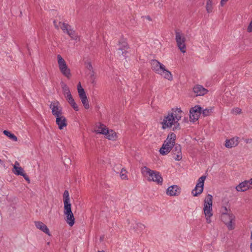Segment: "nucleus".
<instances>
[{
  "label": "nucleus",
  "mask_w": 252,
  "mask_h": 252,
  "mask_svg": "<svg viewBox=\"0 0 252 252\" xmlns=\"http://www.w3.org/2000/svg\"><path fill=\"white\" fill-rule=\"evenodd\" d=\"M235 189L238 192H244L252 189V178L242 182L236 187Z\"/></svg>",
  "instance_id": "f8f14e48"
},
{
  "label": "nucleus",
  "mask_w": 252,
  "mask_h": 252,
  "mask_svg": "<svg viewBox=\"0 0 252 252\" xmlns=\"http://www.w3.org/2000/svg\"><path fill=\"white\" fill-rule=\"evenodd\" d=\"M192 91L196 96L203 95L207 93V90L199 85L194 86Z\"/></svg>",
  "instance_id": "f3484780"
},
{
  "label": "nucleus",
  "mask_w": 252,
  "mask_h": 252,
  "mask_svg": "<svg viewBox=\"0 0 252 252\" xmlns=\"http://www.w3.org/2000/svg\"><path fill=\"white\" fill-rule=\"evenodd\" d=\"M212 108L211 107L207 108L206 109H205L204 110H201V113H202L203 115L204 116H209L211 113L212 112Z\"/></svg>",
  "instance_id": "473e14b6"
},
{
  "label": "nucleus",
  "mask_w": 252,
  "mask_h": 252,
  "mask_svg": "<svg viewBox=\"0 0 252 252\" xmlns=\"http://www.w3.org/2000/svg\"><path fill=\"white\" fill-rule=\"evenodd\" d=\"M212 203L213 196L211 194H208L204 200L203 210L206 222L208 224L212 222L211 218L213 215Z\"/></svg>",
  "instance_id": "39448f33"
},
{
  "label": "nucleus",
  "mask_w": 252,
  "mask_h": 252,
  "mask_svg": "<svg viewBox=\"0 0 252 252\" xmlns=\"http://www.w3.org/2000/svg\"><path fill=\"white\" fill-rule=\"evenodd\" d=\"M64 214L66 215L67 214H69L72 213L71 208V204L70 203H64Z\"/></svg>",
  "instance_id": "c85d7f7f"
},
{
  "label": "nucleus",
  "mask_w": 252,
  "mask_h": 252,
  "mask_svg": "<svg viewBox=\"0 0 252 252\" xmlns=\"http://www.w3.org/2000/svg\"><path fill=\"white\" fill-rule=\"evenodd\" d=\"M98 252H104V251H99Z\"/></svg>",
  "instance_id": "09e8293b"
},
{
  "label": "nucleus",
  "mask_w": 252,
  "mask_h": 252,
  "mask_svg": "<svg viewBox=\"0 0 252 252\" xmlns=\"http://www.w3.org/2000/svg\"><path fill=\"white\" fill-rule=\"evenodd\" d=\"M228 0H220V4L221 6H223Z\"/></svg>",
  "instance_id": "58836bf2"
},
{
  "label": "nucleus",
  "mask_w": 252,
  "mask_h": 252,
  "mask_svg": "<svg viewBox=\"0 0 252 252\" xmlns=\"http://www.w3.org/2000/svg\"><path fill=\"white\" fill-rule=\"evenodd\" d=\"M105 239V236L104 235H101V236H100L99 238V240L100 242H102L104 241Z\"/></svg>",
  "instance_id": "37998d69"
},
{
  "label": "nucleus",
  "mask_w": 252,
  "mask_h": 252,
  "mask_svg": "<svg viewBox=\"0 0 252 252\" xmlns=\"http://www.w3.org/2000/svg\"><path fill=\"white\" fill-rule=\"evenodd\" d=\"M62 73L67 78H70L71 75L70 73V69L66 66L64 68L62 67V69H60Z\"/></svg>",
  "instance_id": "a878e982"
},
{
  "label": "nucleus",
  "mask_w": 252,
  "mask_h": 252,
  "mask_svg": "<svg viewBox=\"0 0 252 252\" xmlns=\"http://www.w3.org/2000/svg\"><path fill=\"white\" fill-rule=\"evenodd\" d=\"M65 97H66L67 100H69V99H71V98H73L72 95H71V93L69 94L68 95H66L65 96Z\"/></svg>",
  "instance_id": "a18cd8bd"
},
{
  "label": "nucleus",
  "mask_w": 252,
  "mask_h": 252,
  "mask_svg": "<svg viewBox=\"0 0 252 252\" xmlns=\"http://www.w3.org/2000/svg\"><path fill=\"white\" fill-rule=\"evenodd\" d=\"M64 215L66 217L65 221L70 226H73V225L74 224L75 219L72 212Z\"/></svg>",
  "instance_id": "412c9836"
},
{
  "label": "nucleus",
  "mask_w": 252,
  "mask_h": 252,
  "mask_svg": "<svg viewBox=\"0 0 252 252\" xmlns=\"http://www.w3.org/2000/svg\"><path fill=\"white\" fill-rule=\"evenodd\" d=\"M58 59V63L59 64V69H62V67L63 68L67 66L66 63L64 61V60L62 57L60 55H58L57 56Z\"/></svg>",
  "instance_id": "5701e85b"
},
{
  "label": "nucleus",
  "mask_w": 252,
  "mask_h": 252,
  "mask_svg": "<svg viewBox=\"0 0 252 252\" xmlns=\"http://www.w3.org/2000/svg\"><path fill=\"white\" fill-rule=\"evenodd\" d=\"M246 31L248 33H252V18L247 27Z\"/></svg>",
  "instance_id": "72a5a7b5"
},
{
  "label": "nucleus",
  "mask_w": 252,
  "mask_h": 252,
  "mask_svg": "<svg viewBox=\"0 0 252 252\" xmlns=\"http://www.w3.org/2000/svg\"><path fill=\"white\" fill-rule=\"evenodd\" d=\"M86 67L89 70H91L93 69V66L90 62L86 63Z\"/></svg>",
  "instance_id": "f704fd0d"
},
{
  "label": "nucleus",
  "mask_w": 252,
  "mask_h": 252,
  "mask_svg": "<svg viewBox=\"0 0 252 252\" xmlns=\"http://www.w3.org/2000/svg\"><path fill=\"white\" fill-rule=\"evenodd\" d=\"M184 114V112L181 107H173L167 115L163 117L160 122L162 128L163 129L171 128L174 131L180 130L181 127L179 121Z\"/></svg>",
  "instance_id": "f257e3e1"
},
{
  "label": "nucleus",
  "mask_w": 252,
  "mask_h": 252,
  "mask_svg": "<svg viewBox=\"0 0 252 252\" xmlns=\"http://www.w3.org/2000/svg\"><path fill=\"white\" fill-rule=\"evenodd\" d=\"M151 68L156 74L160 75L164 79L170 82L173 80L174 77L172 72L166 68L164 64L158 60H153L151 61Z\"/></svg>",
  "instance_id": "f03ea898"
},
{
  "label": "nucleus",
  "mask_w": 252,
  "mask_h": 252,
  "mask_svg": "<svg viewBox=\"0 0 252 252\" xmlns=\"http://www.w3.org/2000/svg\"><path fill=\"white\" fill-rule=\"evenodd\" d=\"M205 9L208 13H210L213 10V0H206Z\"/></svg>",
  "instance_id": "4be33fe9"
},
{
  "label": "nucleus",
  "mask_w": 252,
  "mask_h": 252,
  "mask_svg": "<svg viewBox=\"0 0 252 252\" xmlns=\"http://www.w3.org/2000/svg\"><path fill=\"white\" fill-rule=\"evenodd\" d=\"M56 122L60 129H63L64 127L67 126V120L63 115L57 117Z\"/></svg>",
  "instance_id": "a211bd4d"
},
{
  "label": "nucleus",
  "mask_w": 252,
  "mask_h": 252,
  "mask_svg": "<svg viewBox=\"0 0 252 252\" xmlns=\"http://www.w3.org/2000/svg\"><path fill=\"white\" fill-rule=\"evenodd\" d=\"M202 108L199 105H195L189 110V119L190 122H196L201 114Z\"/></svg>",
  "instance_id": "1a4fd4ad"
},
{
  "label": "nucleus",
  "mask_w": 252,
  "mask_h": 252,
  "mask_svg": "<svg viewBox=\"0 0 252 252\" xmlns=\"http://www.w3.org/2000/svg\"><path fill=\"white\" fill-rule=\"evenodd\" d=\"M85 109L89 108V102L86 94L79 96Z\"/></svg>",
  "instance_id": "b1692460"
},
{
  "label": "nucleus",
  "mask_w": 252,
  "mask_h": 252,
  "mask_svg": "<svg viewBox=\"0 0 252 252\" xmlns=\"http://www.w3.org/2000/svg\"><path fill=\"white\" fill-rule=\"evenodd\" d=\"M63 203L70 202V198H69V192L66 190H65L64 191L63 194Z\"/></svg>",
  "instance_id": "2f4dec72"
},
{
  "label": "nucleus",
  "mask_w": 252,
  "mask_h": 252,
  "mask_svg": "<svg viewBox=\"0 0 252 252\" xmlns=\"http://www.w3.org/2000/svg\"><path fill=\"white\" fill-rule=\"evenodd\" d=\"M78 93L79 96L86 94L84 89L78 90Z\"/></svg>",
  "instance_id": "c9c22d12"
},
{
  "label": "nucleus",
  "mask_w": 252,
  "mask_h": 252,
  "mask_svg": "<svg viewBox=\"0 0 252 252\" xmlns=\"http://www.w3.org/2000/svg\"><path fill=\"white\" fill-rule=\"evenodd\" d=\"M250 240L251 241V243L250 244V251L252 252V231L251 233Z\"/></svg>",
  "instance_id": "79ce46f5"
},
{
  "label": "nucleus",
  "mask_w": 252,
  "mask_h": 252,
  "mask_svg": "<svg viewBox=\"0 0 252 252\" xmlns=\"http://www.w3.org/2000/svg\"><path fill=\"white\" fill-rule=\"evenodd\" d=\"M182 158V156L181 155H178L177 156V157L176 158V159L177 160H180Z\"/></svg>",
  "instance_id": "de8ad7c7"
},
{
  "label": "nucleus",
  "mask_w": 252,
  "mask_h": 252,
  "mask_svg": "<svg viewBox=\"0 0 252 252\" xmlns=\"http://www.w3.org/2000/svg\"><path fill=\"white\" fill-rule=\"evenodd\" d=\"M206 178V177L205 176H202L198 179L194 189L191 192L193 196H197L203 192L204 183Z\"/></svg>",
  "instance_id": "9d476101"
},
{
  "label": "nucleus",
  "mask_w": 252,
  "mask_h": 252,
  "mask_svg": "<svg viewBox=\"0 0 252 252\" xmlns=\"http://www.w3.org/2000/svg\"><path fill=\"white\" fill-rule=\"evenodd\" d=\"M181 189L176 185L171 186L167 189L166 193L171 196H178L180 194Z\"/></svg>",
  "instance_id": "dca6fc26"
},
{
  "label": "nucleus",
  "mask_w": 252,
  "mask_h": 252,
  "mask_svg": "<svg viewBox=\"0 0 252 252\" xmlns=\"http://www.w3.org/2000/svg\"><path fill=\"white\" fill-rule=\"evenodd\" d=\"M85 109L89 108V102L86 94L79 96Z\"/></svg>",
  "instance_id": "393cba45"
},
{
  "label": "nucleus",
  "mask_w": 252,
  "mask_h": 252,
  "mask_svg": "<svg viewBox=\"0 0 252 252\" xmlns=\"http://www.w3.org/2000/svg\"><path fill=\"white\" fill-rule=\"evenodd\" d=\"M35 225L37 228L40 229L49 236L51 235L49 229L47 226L41 221H35Z\"/></svg>",
  "instance_id": "6ab92c4d"
},
{
  "label": "nucleus",
  "mask_w": 252,
  "mask_h": 252,
  "mask_svg": "<svg viewBox=\"0 0 252 252\" xmlns=\"http://www.w3.org/2000/svg\"><path fill=\"white\" fill-rule=\"evenodd\" d=\"M220 215H224L232 213V212L229 208H227L226 206H222L220 209Z\"/></svg>",
  "instance_id": "7c9ffc66"
},
{
  "label": "nucleus",
  "mask_w": 252,
  "mask_h": 252,
  "mask_svg": "<svg viewBox=\"0 0 252 252\" xmlns=\"http://www.w3.org/2000/svg\"><path fill=\"white\" fill-rule=\"evenodd\" d=\"M3 134L8 137L9 139H10L11 140L13 141H17V137L13 134L10 133L8 130H4L3 132Z\"/></svg>",
  "instance_id": "cd10ccee"
},
{
  "label": "nucleus",
  "mask_w": 252,
  "mask_h": 252,
  "mask_svg": "<svg viewBox=\"0 0 252 252\" xmlns=\"http://www.w3.org/2000/svg\"><path fill=\"white\" fill-rule=\"evenodd\" d=\"M77 90H79V89H83V88L81 86L80 82H79V83L78 84L77 86Z\"/></svg>",
  "instance_id": "49530a36"
},
{
  "label": "nucleus",
  "mask_w": 252,
  "mask_h": 252,
  "mask_svg": "<svg viewBox=\"0 0 252 252\" xmlns=\"http://www.w3.org/2000/svg\"><path fill=\"white\" fill-rule=\"evenodd\" d=\"M234 112L236 114H240L241 113V109L239 108H236L233 110Z\"/></svg>",
  "instance_id": "4c0bfd02"
},
{
  "label": "nucleus",
  "mask_w": 252,
  "mask_h": 252,
  "mask_svg": "<svg viewBox=\"0 0 252 252\" xmlns=\"http://www.w3.org/2000/svg\"><path fill=\"white\" fill-rule=\"evenodd\" d=\"M176 139V135L174 133L169 134L159 150L160 154L165 155L169 153L175 144Z\"/></svg>",
  "instance_id": "423d86ee"
},
{
  "label": "nucleus",
  "mask_w": 252,
  "mask_h": 252,
  "mask_svg": "<svg viewBox=\"0 0 252 252\" xmlns=\"http://www.w3.org/2000/svg\"><path fill=\"white\" fill-rule=\"evenodd\" d=\"M50 108L52 110V114L56 117L62 115V109L59 101L52 102L50 105Z\"/></svg>",
  "instance_id": "4468645a"
},
{
  "label": "nucleus",
  "mask_w": 252,
  "mask_h": 252,
  "mask_svg": "<svg viewBox=\"0 0 252 252\" xmlns=\"http://www.w3.org/2000/svg\"><path fill=\"white\" fill-rule=\"evenodd\" d=\"M68 102L69 103L70 105H71L74 102H75L73 98H72L71 99H69V100H67Z\"/></svg>",
  "instance_id": "c03bdc74"
},
{
  "label": "nucleus",
  "mask_w": 252,
  "mask_h": 252,
  "mask_svg": "<svg viewBox=\"0 0 252 252\" xmlns=\"http://www.w3.org/2000/svg\"><path fill=\"white\" fill-rule=\"evenodd\" d=\"M19 165H20L18 161H15L14 165H13V169H15V167H16V168L19 167H20Z\"/></svg>",
  "instance_id": "a19ab883"
},
{
  "label": "nucleus",
  "mask_w": 252,
  "mask_h": 252,
  "mask_svg": "<svg viewBox=\"0 0 252 252\" xmlns=\"http://www.w3.org/2000/svg\"><path fill=\"white\" fill-rule=\"evenodd\" d=\"M176 40L177 46L180 51L185 53L186 52V47L185 44L186 38L184 34L180 32L176 33Z\"/></svg>",
  "instance_id": "9b49d317"
},
{
  "label": "nucleus",
  "mask_w": 252,
  "mask_h": 252,
  "mask_svg": "<svg viewBox=\"0 0 252 252\" xmlns=\"http://www.w3.org/2000/svg\"><path fill=\"white\" fill-rule=\"evenodd\" d=\"M142 172L148 181H153L159 185H162L163 179L159 172L152 170L147 167H144L142 168Z\"/></svg>",
  "instance_id": "20e7f679"
},
{
  "label": "nucleus",
  "mask_w": 252,
  "mask_h": 252,
  "mask_svg": "<svg viewBox=\"0 0 252 252\" xmlns=\"http://www.w3.org/2000/svg\"><path fill=\"white\" fill-rule=\"evenodd\" d=\"M61 86L63 90V92L64 96L68 95L70 93L69 88L63 82L61 83Z\"/></svg>",
  "instance_id": "c756f323"
},
{
  "label": "nucleus",
  "mask_w": 252,
  "mask_h": 252,
  "mask_svg": "<svg viewBox=\"0 0 252 252\" xmlns=\"http://www.w3.org/2000/svg\"><path fill=\"white\" fill-rule=\"evenodd\" d=\"M127 171L125 168H122L120 173V177L121 179L123 180H128L127 177Z\"/></svg>",
  "instance_id": "bb28decb"
},
{
  "label": "nucleus",
  "mask_w": 252,
  "mask_h": 252,
  "mask_svg": "<svg viewBox=\"0 0 252 252\" xmlns=\"http://www.w3.org/2000/svg\"><path fill=\"white\" fill-rule=\"evenodd\" d=\"M53 23H54V25L55 27V28L57 30H59V27L60 26V25L58 24H57V22L56 20H54V22H53Z\"/></svg>",
  "instance_id": "ea45409f"
},
{
  "label": "nucleus",
  "mask_w": 252,
  "mask_h": 252,
  "mask_svg": "<svg viewBox=\"0 0 252 252\" xmlns=\"http://www.w3.org/2000/svg\"><path fill=\"white\" fill-rule=\"evenodd\" d=\"M61 29L64 32L66 33L71 38L76 39L77 36L75 35V31L71 28V26L68 24L60 22L59 23Z\"/></svg>",
  "instance_id": "ddd939ff"
},
{
  "label": "nucleus",
  "mask_w": 252,
  "mask_h": 252,
  "mask_svg": "<svg viewBox=\"0 0 252 252\" xmlns=\"http://www.w3.org/2000/svg\"><path fill=\"white\" fill-rule=\"evenodd\" d=\"M72 108L74 109V110L75 111H78V107L77 105V104L75 102H74L73 104H72L71 105H70Z\"/></svg>",
  "instance_id": "e433bc0d"
},
{
  "label": "nucleus",
  "mask_w": 252,
  "mask_h": 252,
  "mask_svg": "<svg viewBox=\"0 0 252 252\" xmlns=\"http://www.w3.org/2000/svg\"><path fill=\"white\" fill-rule=\"evenodd\" d=\"M129 46L126 39H120L117 44V54L119 56H125L128 53Z\"/></svg>",
  "instance_id": "6e6552de"
},
{
  "label": "nucleus",
  "mask_w": 252,
  "mask_h": 252,
  "mask_svg": "<svg viewBox=\"0 0 252 252\" xmlns=\"http://www.w3.org/2000/svg\"><path fill=\"white\" fill-rule=\"evenodd\" d=\"M239 142V137L235 136L230 139H226L224 146L226 148L230 149L236 147L238 145Z\"/></svg>",
  "instance_id": "2eb2a0df"
},
{
  "label": "nucleus",
  "mask_w": 252,
  "mask_h": 252,
  "mask_svg": "<svg viewBox=\"0 0 252 252\" xmlns=\"http://www.w3.org/2000/svg\"><path fill=\"white\" fill-rule=\"evenodd\" d=\"M95 133L103 135L106 139L111 141H116L119 138L117 132L101 123H98L95 126Z\"/></svg>",
  "instance_id": "7ed1b4c3"
},
{
  "label": "nucleus",
  "mask_w": 252,
  "mask_h": 252,
  "mask_svg": "<svg viewBox=\"0 0 252 252\" xmlns=\"http://www.w3.org/2000/svg\"><path fill=\"white\" fill-rule=\"evenodd\" d=\"M235 216L232 213L220 215V219L227 226L229 230L235 228Z\"/></svg>",
  "instance_id": "0eeeda50"
},
{
  "label": "nucleus",
  "mask_w": 252,
  "mask_h": 252,
  "mask_svg": "<svg viewBox=\"0 0 252 252\" xmlns=\"http://www.w3.org/2000/svg\"><path fill=\"white\" fill-rule=\"evenodd\" d=\"M12 172L17 175H20L24 177V178L28 181V183H30V180L29 177L26 174L24 173L23 169L19 167L18 168L15 167V169H13Z\"/></svg>",
  "instance_id": "aec40b11"
}]
</instances>
